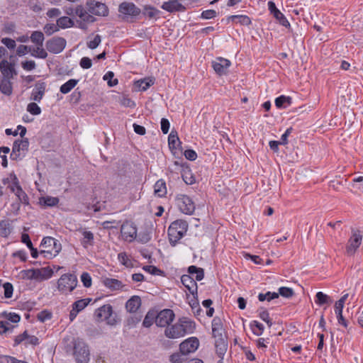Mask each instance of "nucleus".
<instances>
[{"mask_svg":"<svg viewBox=\"0 0 363 363\" xmlns=\"http://www.w3.org/2000/svg\"><path fill=\"white\" fill-rule=\"evenodd\" d=\"M291 104V98L281 95L275 99V105L277 108L286 107Z\"/></svg>","mask_w":363,"mask_h":363,"instance_id":"obj_42","label":"nucleus"},{"mask_svg":"<svg viewBox=\"0 0 363 363\" xmlns=\"http://www.w3.org/2000/svg\"><path fill=\"white\" fill-rule=\"evenodd\" d=\"M228 20H232L241 25L248 26L251 23L250 17L245 15H234L228 17Z\"/></svg>","mask_w":363,"mask_h":363,"instance_id":"obj_39","label":"nucleus"},{"mask_svg":"<svg viewBox=\"0 0 363 363\" xmlns=\"http://www.w3.org/2000/svg\"><path fill=\"white\" fill-rule=\"evenodd\" d=\"M164 335L170 339H177L183 337L178 321L165 328Z\"/></svg>","mask_w":363,"mask_h":363,"instance_id":"obj_19","label":"nucleus"},{"mask_svg":"<svg viewBox=\"0 0 363 363\" xmlns=\"http://www.w3.org/2000/svg\"><path fill=\"white\" fill-rule=\"evenodd\" d=\"M141 306V299L138 296H133L125 303V308L129 313H135Z\"/></svg>","mask_w":363,"mask_h":363,"instance_id":"obj_25","label":"nucleus"},{"mask_svg":"<svg viewBox=\"0 0 363 363\" xmlns=\"http://www.w3.org/2000/svg\"><path fill=\"white\" fill-rule=\"evenodd\" d=\"M174 313L171 309H164L161 311L157 315H155V324L159 327H167L173 321Z\"/></svg>","mask_w":363,"mask_h":363,"instance_id":"obj_10","label":"nucleus"},{"mask_svg":"<svg viewBox=\"0 0 363 363\" xmlns=\"http://www.w3.org/2000/svg\"><path fill=\"white\" fill-rule=\"evenodd\" d=\"M32 55L40 58H45L48 55L46 51L43 48V46L36 45V48L33 50Z\"/></svg>","mask_w":363,"mask_h":363,"instance_id":"obj_59","label":"nucleus"},{"mask_svg":"<svg viewBox=\"0 0 363 363\" xmlns=\"http://www.w3.org/2000/svg\"><path fill=\"white\" fill-rule=\"evenodd\" d=\"M3 288L4 297L6 298H11L13 292V285L9 282H6L3 284Z\"/></svg>","mask_w":363,"mask_h":363,"instance_id":"obj_57","label":"nucleus"},{"mask_svg":"<svg viewBox=\"0 0 363 363\" xmlns=\"http://www.w3.org/2000/svg\"><path fill=\"white\" fill-rule=\"evenodd\" d=\"M104 285L111 290H121L124 285L123 283L116 279L106 278L104 281Z\"/></svg>","mask_w":363,"mask_h":363,"instance_id":"obj_30","label":"nucleus"},{"mask_svg":"<svg viewBox=\"0 0 363 363\" xmlns=\"http://www.w3.org/2000/svg\"><path fill=\"white\" fill-rule=\"evenodd\" d=\"M279 295L280 294L283 297L290 298L294 295V291L292 289L289 287H280L279 289Z\"/></svg>","mask_w":363,"mask_h":363,"instance_id":"obj_62","label":"nucleus"},{"mask_svg":"<svg viewBox=\"0 0 363 363\" xmlns=\"http://www.w3.org/2000/svg\"><path fill=\"white\" fill-rule=\"evenodd\" d=\"M78 82L79 80L75 79H71L68 80L60 86V92L64 94H68L76 86V85L78 84Z\"/></svg>","mask_w":363,"mask_h":363,"instance_id":"obj_35","label":"nucleus"},{"mask_svg":"<svg viewBox=\"0 0 363 363\" xmlns=\"http://www.w3.org/2000/svg\"><path fill=\"white\" fill-rule=\"evenodd\" d=\"M154 84V79L152 78H144L135 82L134 86L137 91H146L150 86Z\"/></svg>","mask_w":363,"mask_h":363,"instance_id":"obj_28","label":"nucleus"},{"mask_svg":"<svg viewBox=\"0 0 363 363\" xmlns=\"http://www.w3.org/2000/svg\"><path fill=\"white\" fill-rule=\"evenodd\" d=\"M18 130H20V132H19L20 136L21 138H23L26 133V128L24 126H22L21 125H18L17 129L14 130L13 132L12 131L11 129H9V128L6 129L5 132L7 135H13L16 136L18 134Z\"/></svg>","mask_w":363,"mask_h":363,"instance_id":"obj_53","label":"nucleus"},{"mask_svg":"<svg viewBox=\"0 0 363 363\" xmlns=\"http://www.w3.org/2000/svg\"><path fill=\"white\" fill-rule=\"evenodd\" d=\"M273 16L276 18V20L278 21V23L280 25H281L282 26H284L287 28H291L290 23L286 19V18L285 17L284 13H281V11L278 12L277 13H275V15H274Z\"/></svg>","mask_w":363,"mask_h":363,"instance_id":"obj_48","label":"nucleus"},{"mask_svg":"<svg viewBox=\"0 0 363 363\" xmlns=\"http://www.w3.org/2000/svg\"><path fill=\"white\" fill-rule=\"evenodd\" d=\"M80 278L84 286L89 288L91 286V277L89 273L83 272Z\"/></svg>","mask_w":363,"mask_h":363,"instance_id":"obj_61","label":"nucleus"},{"mask_svg":"<svg viewBox=\"0 0 363 363\" xmlns=\"http://www.w3.org/2000/svg\"><path fill=\"white\" fill-rule=\"evenodd\" d=\"M101 42V38L99 35H96L92 40L87 42V46L90 49L96 48Z\"/></svg>","mask_w":363,"mask_h":363,"instance_id":"obj_60","label":"nucleus"},{"mask_svg":"<svg viewBox=\"0 0 363 363\" xmlns=\"http://www.w3.org/2000/svg\"><path fill=\"white\" fill-rule=\"evenodd\" d=\"M0 363H28L26 361L19 360L14 357L0 354Z\"/></svg>","mask_w":363,"mask_h":363,"instance_id":"obj_50","label":"nucleus"},{"mask_svg":"<svg viewBox=\"0 0 363 363\" xmlns=\"http://www.w3.org/2000/svg\"><path fill=\"white\" fill-rule=\"evenodd\" d=\"M44 39V35L41 31H33L30 35L31 41L36 45L43 46Z\"/></svg>","mask_w":363,"mask_h":363,"instance_id":"obj_43","label":"nucleus"},{"mask_svg":"<svg viewBox=\"0 0 363 363\" xmlns=\"http://www.w3.org/2000/svg\"><path fill=\"white\" fill-rule=\"evenodd\" d=\"M155 194L159 197H162L167 194L166 183L164 180H158L154 185Z\"/></svg>","mask_w":363,"mask_h":363,"instance_id":"obj_32","label":"nucleus"},{"mask_svg":"<svg viewBox=\"0 0 363 363\" xmlns=\"http://www.w3.org/2000/svg\"><path fill=\"white\" fill-rule=\"evenodd\" d=\"M74 357L77 363H88L90 352L88 345L83 341L77 340L74 345Z\"/></svg>","mask_w":363,"mask_h":363,"instance_id":"obj_4","label":"nucleus"},{"mask_svg":"<svg viewBox=\"0 0 363 363\" xmlns=\"http://www.w3.org/2000/svg\"><path fill=\"white\" fill-rule=\"evenodd\" d=\"M188 223L182 220L172 223L168 228L169 240L172 246H175L179 240L186 233Z\"/></svg>","mask_w":363,"mask_h":363,"instance_id":"obj_2","label":"nucleus"},{"mask_svg":"<svg viewBox=\"0 0 363 363\" xmlns=\"http://www.w3.org/2000/svg\"><path fill=\"white\" fill-rule=\"evenodd\" d=\"M0 91L8 96L11 94L12 85L9 78H3L0 81Z\"/></svg>","mask_w":363,"mask_h":363,"instance_id":"obj_34","label":"nucleus"},{"mask_svg":"<svg viewBox=\"0 0 363 363\" xmlns=\"http://www.w3.org/2000/svg\"><path fill=\"white\" fill-rule=\"evenodd\" d=\"M113 313L112 306L109 304L104 305L95 311V316L99 321L108 320Z\"/></svg>","mask_w":363,"mask_h":363,"instance_id":"obj_17","label":"nucleus"},{"mask_svg":"<svg viewBox=\"0 0 363 363\" xmlns=\"http://www.w3.org/2000/svg\"><path fill=\"white\" fill-rule=\"evenodd\" d=\"M11 233L10 225L6 221L0 222V235L3 238H7Z\"/></svg>","mask_w":363,"mask_h":363,"instance_id":"obj_51","label":"nucleus"},{"mask_svg":"<svg viewBox=\"0 0 363 363\" xmlns=\"http://www.w3.org/2000/svg\"><path fill=\"white\" fill-rule=\"evenodd\" d=\"M14 345L24 342L25 346L38 345L39 344L38 338L35 335H29L27 331H24L22 334L16 336L14 339Z\"/></svg>","mask_w":363,"mask_h":363,"instance_id":"obj_15","label":"nucleus"},{"mask_svg":"<svg viewBox=\"0 0 363 363\" xmlns=\"http://www.w3.org/2000/svg\"><path fill=\"white\" fill-rule=\"evenodd\" d=\"M279 297V294L276 292H270L268 291L266 294H259L258 295V299L259 301H264L265 300L269 301L272 299L277 298Z\"/></svg>","mask_w":363,"mask_h":363,"instance_id":"obj_54","label":"nucleus"},{"mask_svg":"<svg viewBox=\"0 0 363 363\" xmlns=\"http://www.w3.org/2000/svg\"><path fill=\"white\" fill-rule=\"evenodd\" d=\"M0 71L4 78H12L16 74L14 66L6 60H3L0 62Z\"/></svg>","mask_w":363,"mask_h":363,"instance_id":"obj_22","label":"nucleus"},{"mask_svg":"<svg viewBox=\"0 0 363 363\" xmlns=\"http://www.w3.org/2000/svg\"><path fill=\"white\" fill-rule=\"evenodd\" d=\"M250 328L252 333L257 336L261 335L263 333L264 329V325L257 320H253L251 322Z\"/></svg>","mask_w":363,"mask_h":363,"instance_id":"obj_44","label":"nucleus"},{"mask_svg":"<svg viewBox=\"0 0 363 363\" xmlns=\"http://www.w3.org/2000/svg\"><path fill=\"white\" fill-rule=\"evenodd\" d=\"M53 275V271L49 267L40 269H35V280L43 281L51 278Z\"/></svg>","mask_w":363,"mask_h":363,"instance_id":"obj_23","label":"nucleus"},{"mask_svg":"<svg viewBox=\"0 0 363 363\" xmlns=\"http://www.w3.org/2000/svg\"><path fill=\"white\" fill-rule=\"evenodd\" d=\"M259 318L264 322L267 323L269 327L272 325V321L269 318V314L266 310H261L259 313Z\"/></svg>","mask_w":363,"mask_h":363,"instance_id":"obj_63","label":"nucleus"},{"mask_svg":"<svg viewBox=\"0 0 363 363\" xmlns=\"http://www.w3.org/2000/svg\"><path fill=\"white\" fill-rule=\"evenodd\" d=\"M18 277L22 279L35 280V269L21 270Z\"/></svg>","mask_w":363,"mask_h":363,"instance_id":"obj_47","label":"nucleus"},{"mask_svg":"<svg viewBox=\"0 0 363 363\" xmlns=\"http://www.w3.org/2000/svg\"><path fill=\"white\" fill-rule=\"evenodd\" d=\"M29 146L27 138L16 140L13 144L10 157L13 160H21L26 154Z\"/></svg>","mask_w":363,"mask_h":363,"instance_id":"obj_5","label":"nucleus"},{"mask_svg":"<svg viewBox=\"0 0 363 363\" xmlns=\"http://www.w3.org/2000/svg\"><path fill=\"white\" fill-rule=\"evenodd\" d=\"M77 277L72 273L63 274L56 282L57 292L65 296L70 294L77 288Z\"/></svg>","mask_w":363,"mask_h":363,"instance_id":"obj_1","label":"nucleus"},{"mask_svg":"<svg viewBox=\"0 0 363 363\" xmlns=\"http://www.w3.org/2000/svg\"><path fill=\"white\" fill-rule=\"evenodd\" d=\"M230 65V61L223 57H217L212 62V67L220 76L226 74Z\"/></svg>","mask_w":363,"mask_h":363,"instance_id":"obj_12","label":"nucleus"},{"mask_svg":"<svg viewBox=\"0 0 363 363\" xmlns=\"http://www.w3.org/2000/svg\"><path fill=\"white\" fill-rule=\"evenodd\" d=\"M91 301V298H83L78 301H74L72 304V309L69 313V320L70 321H73L77 314L82 311Z\"/></svg>","mask_w":363,"mask_h":363,"instance_id":"obj_13","label":"nucleus"},{"mask_svg":"<svg viewBox=\"0 0 363 363\" xmlns=\"http://www.w3.org/2000/svg\"><path fill=\"white\" fill-rule=\"evenodd\" d=\"M10 152V148L8 147H0V157L2 159L1 164L4 167H7L8 166V160L6 157V154Z\"/></svg>","mask_w":363,"mask_h":363,"instance_id":"obj_56","label":"nucleus"},{"mask_svg":"<svg viewBox=\"0 0 363 363\" xmlns=\"http://www.w3.org/2000/svg\"><path fill=\"white\" fill-rule=\"evenodd\" d=\"M43 29H44L45 33L48 35H50L53 34L54 33H55V32L59 30V28H58L57 23V24H55V23H47L44 26Z\"/></svg>","mask_w":363,"mask_h":363,"instance_id":"obj_58","label":"nucleus"},{"mask_svg":"<svg viewBox=\"0 0 363 363\" xmlns=\"http://www.w3.org/2000/svg\"><path fill=\"white\" fill-rule=\"evenodd\" d=\"M86 8L89 12L96 16H106L108 14V9L105 4L94 0L86 2Z\"/></svg>","mask_w":363,"mask_h":363,"instance_id":"obj_9","label":"nucleus"},{"mask_svg":"<svg viewBox=\"0 0 363 363\" xmlns=\"http://www.w3.org/2000/svg\"><path fill=\"white\" fill-rule=\"evenodd\" d=\"M45 88L46 84L45 82H37L34 89L32 91L30 99L34 101L40 102L45 94Z\"/></svg>","mask_w":363,"mask_h":363,"instance_id":"obj_18","label":"nucleus"},{"mask_svg":"<svg viewBox=\"0 0 363 363\" xmlns=\"http://www.w3.org/2000/svg\"><path fill=\"white\" fill-rule=\"evenodd\" d=\"M40 247L42 249L40 253L48 259L56 257L62 250L61 243L52 237L44 238L41 242Z\"/></svg>","mask_w":363,"mask_h":363,"instance_id":"obj_3","label":"nucleus"},{"mask_svg":"<svg viewBox=\"0 0 363 363\" xmlns=\"http://www.w3.org/2000/svg\"><path fill=\"white\" fill-rule=\"evenodd\" d=\"M159 11L153 7L145 6L144 8V14L150 18H153L158 14Z\"/></svg>","mask_w":363,"mask_h":363,"instance_id":"obj_64","label":"nucleus"},{"mask_svg":"<svg viewBox=\"0 0 363 363\" xmlns=\"http://www.w3.org/2000/svg\"><path fill=\"white\" fill-rule=\"evenodd\" d=\"M13 193L17 196L19 201L25 205L29 204V199L26 194V192L23 190L21 186L18 187L17 189H13Z\"/></svg>","mask_w":363,"mask_h":363,"instance_id":"obj_37","label":"nucleus"},{"mask_svg":"<svg viewBox=\"0 0 363 363\" xmlns=\"http://www.w3.org/2000/svg\"><path fill=\"white\" fill-rule=\"evenodd\" d=\"M114 77V73L111 71H108V72H106L103 79L105 80V81H107V83H108V85L110 86V87H113L116 85L118 84V81L117 79H113Z\"/></svg>","mask_w":363,"mask_h":363,"instance_id":"obj_52","label":"nucleus"},{"mask_svg":"<svg viewBox=\"0 0 363 363\" xmlns=\"http://www.w3.org/2000/svg\"><path fill=\"white\" fill-rule=\"evenodd\" d=\"M154 322L155 323V313L149 311L143 320V325L145 328H149Z\"/></svg>","mask_w":363,"mask_h":363,"instance_id":"obj_49","label":"nucleus"},{"mask_svg":"<svg viewBox=\"0 0 363 363\" xmlns=\"http://www.w3.org/2000/svg\"><path fill=\"white\" fill-rule=\"evenodd\" d=\"M315 301L316 304L322 306L323 304L330 303L332 302V300L330 299L329 296L323 293L322 291H319L315 295Z\"/></svg>","mask_w":363,"mask_h":363,"instance_id":"obj_41","label":"nucleus"},{"mask_svg":"<svg viewBox=\"0 0 363 363\" xmlns=\"http://www.w3.org/2000/svg\"><path fill=\"white\" fill-rule=\"evenodd\" d=\"M59 203L57 197L50 196H42L39 199V204L43 206L52 207L55 206Z\"/></svg>","mask_w":363,"mask_h":363,"instance_id":"obj_31","label":"nucleus"},{"mask_svg":"<svg viewBox=\"0 0 363 363\" xmlns=\"http://www.w3.org/2000/svg\"><path fill=\"white\" fill-rule=\"evenodd\" d=\"M162 8L169 12L183 11L185 10L184 6L177 0L169 1L163 3Z\"/></svg>","mask_w":363,"mask_h":363,"instance_id":"obj_24","label":"nucleus"},{"mask_svg":"<svg viewBox=\"0 0 363 363\" xmlns=\"http://www.w3.org/2000/svg\"><path fill=\"white\" fill-rule=\"evenodd\" d=\"M27 111L34 116H38L41 113L40 107L35 102H31L27 106Z\"/></svg>","mask_w":363,"mask_h":363,"instance_id":"obj_55","label":"nucleus"},{"mask_svg":"<svg viewBox=\"0 0 363 363\" xmlns=\"http://www.w3.org/2000/svg\"><path fill=\"white\" fill-rule=\"evenodd\" d=\"M177 203L180 211L185 214H192L195 206L191 199L186 195L181 194L177 198Z\"/></svg>","mask_w":363,"mask_h":363,"instance_id":"obj_7","label":"nucleus"},{"mask_svg":"<svg viewBox=\"0 0 363 363\" xmlns=\"http://www.w3.org/2000/svg\"><path fill=\"white\" fill-rule=\"evenodd\" d=\"M178 323L179 327L181 328L182 333L183 337L187 334H192L196 330V323L187 318L182 317L178 320Z\"/></svg>","mask_w":363,"mask_h":363,"instance_id":"obj_14","label":"nucleus"},{"mask_svg":"<svg viewBox=\"0 0 363 363\" xmlns=\"http://www.w3.org/2000/svg\"><path fill=\"white\" fill-rule=\"evenodd\" d=\"M168 144L170 149H177L181 144L176 131H172L168 137Z\"/></svg>","mask_w":363,"mask_h":363,"instance_id":"obj_36","label":"nucleus"},{"mask_svg":"<svg viewBox=\"0 0 363 363\" xmlns=\"http://www.w3.org/2000/svg\"><path fill=\"white\" fill-rule=\"evenodd\" d=\"M66 46V40L61 37H55L46 43L47 50L55 54L61 52Z\"/></svg>","mask_w":363,"mask_h":363,"instance_id":"obj_11","label":"nucleus"},{"mask_svg":"<svg viewBox=\"0 0 363 363\" xmlns=\"http://www.w3.org/2000/svg\"><path fill=\"white\" fill-rule=\"evenodd\" d=\"M118 259L121 264L126 267L131 268L133 267L132 260L128 257L125 252H121L118 255Z\"/></svg>","mask_w":363,"mask_h":363,"instance_id":"obj_45","label":"nucleus"},{"mask_svg":"<svg viewBox=\"0 0 363 363\" xmlns=\"http://www.w3.org/2000/svg\"><path fill=\"white\" fill-rule=\"evenodd\" d=\"M199 339L196 337H191L180 343L179 350L182 354L187 355L196 352L199 348Z\"/></svg>","mask_w":363,"mask_h":363,"instance_id":"obj_8","label":"nucleus"},{"mask_svg":"<svg viewBox=\"0 0 363 363\" xmlns=\"http://www.w3.org/2000/svg\"><path fill=\"white\" fill-rule=\"evenodd\" d=\"M79 232L82 235V238L81 240V243L82 246L85 248L89 246H92L94 245V234L86 229H80Z\"/></svg>","mask_w":363,"mask_h":363,"instance_id":"obj_26","label":"nucleus"},{"mask_svg":"<svg viewBox=\"0 0 363 363\" xmlns=\"http://www.w3.org/2000/svg\"><path fill=\"white\" fill-rule=\"evenodd\" d=\"M223 325L218 318H215L212 320V334L216 338H222Z\"/></svg>","mask_w":363,"mask_h":363,"instance_id":"obj_29","label":"nucleus"},{"mask_svg":"<svg viewBox=\"0 0 363 363\" xmlns=\"http://www.w3.org/2000/svg\"><path fill=\"white\" fill-rule=\"evenodd\" d=\"M57 23L60 28H71L74 26V21L67 16H62L57 20Z\"/></svg>","mask_w":363,"mask_h":363,"instance_id":"obj_40","label":"nucleus"},{"mask_svg":"<svg viewBox=\"0 0 363 363\" xmlns=\"http://www.w3.org/2000/svg\"><path fill=\"white\" fill-rule=\"evenodd\" d=\"M181 281L191 294L194 295L197 293V284L191 275H182L181 277Z\"/></svg>","mask_w":363,"mask_h":363,"instance_id":"obj_21","label":"nucleus"},{"mask_svg":"<svg viewBox=\"0 0 363 363\" xmlns=\"http://www.w3.org/2000/svg\"><path fill=\"white\" fill-rule=\"evenodd\" d=\"M362 242V235L360 231L352 230V235L346 246V253L348 255H353L361 245Z\"/></svg>","mask_w":363,"mask_h":363,"instance_id":"obj_6","label":"nucleus"},{"mask_svg":"<svg viewBox=\"0 0 363 363\" xmlns=\"http://www.w3.org/2000/svg\"><path fill=\"white\" fill-rule=\"evenodd\" d=\"M10 182L11 184H9V187L11 191H13V189L21 186L18 179L14 173H11L9 177L3 179V183L4 184H9Z\"/></svg>","mask_w":363,"mask_h":363,"instance_id":"obj_33","label":"nucleus"},{"mask_svg":"<svg viewBox=\"0 0 363 363\" xmlns=\"http://www.w3.org/2000/svg\"><path fill=\"white\" fill-rule=\"evenodd\" d=\"M182 178L184 182L187 184H192L196 181L195 177L191 172V170L187 167L183 169Z\"/></svg>","mask_w":363,"mask_h":363,"instance_id":"obj_46","label":"nucleus"},{"mask_svg":"<svg viewBox=\"0 0 363 363\" xmlns=\"http://www.w3.org/2000/svg\"><path fill=\"white\" fill-rule=\"evenodd\" d=\"M75 15L79 16L83 21L85 22H94V18L89 14V11H87L82 6L79 5L75 8Z\"/></svg>","mask_w":363,"mask_h":363,"instance_id":"obj_27","label":"nucleus"},{"mask_svg":"<svg viewBox=\"0 0 363 363\" xmlns=\"http://www.w3.org/2000/svg\"><path fill=\"white\" fill-rule=\"evenodd\" d=\"M121 234L123 238L128 242L133 241L137 235V229L133 223H125L121 226Z\"/></svg>","mask_w":363,"mask_h":363,"instance_id":"obj_16","label":"nucleus"},{"mask_svg":"<svg viewBox=\"0 0 363 363\" xmlns=\"http://www.w3.org/2000/svg\"><path fill=\"white\" fill-rule=\"evenodd\" d=\"M215 346L216 352L220 357H223L226 352L227 345L223 338H218L216 340Z\"/></svg>","mask_w":363,"mask_h":363,"instance_id":"obj_38","label":"nucleus"},{"mask_svg":"<svg viewBox=\"0 0 363 363\" xmlns=\"http://www.w3.org/2000/svg\"><path fill=\"white\" fill-rule=\"evenodd\" d=\"M119 12L124 15L135 16L140 13V9L133 3L123 2L119 6Z\"/></svg>","mask_w":363,"mask_h":363,"instance_id":"obj_20","label":"nucleus"}]
</instances>
